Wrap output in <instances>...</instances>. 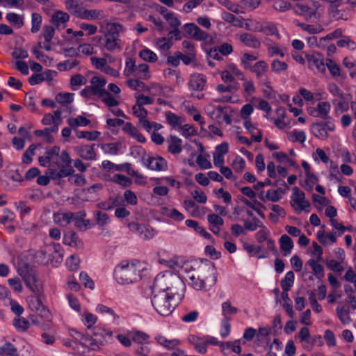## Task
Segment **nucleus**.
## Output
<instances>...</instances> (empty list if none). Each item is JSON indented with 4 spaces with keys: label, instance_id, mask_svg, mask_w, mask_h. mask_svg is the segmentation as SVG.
I'll use <instances>...</instances> for the list:
<instances>
[{
    "label": "nucleus",
    "instance_id": "obj_2",
    "mask_svg": "<svg viewBox=\"0 0 356 356\" xmlns=\"http://www.w3.org/2000/svg\"><path fill=\"white\" fill-rule=\"evenodd\" d=\"M184 287L182 280L175 273L170 271L159 273L154 278L152 291V293H179Z\"/></svg>",
    "mask_w": 356,
    "mask_h": 356
},
{
    "label": "nucleus",
    "instance_id": "obj_53",
    "mask_svg": "<svg viewBox=\"0 0 356 356\" xmlns=\"http://www.w3.org/2000/svg\"><path fill=\"white\" fill-rule=\"evenodd\" d=\"M257 59V57L250 54L248 53H245L241 58V64L243 67L246 70H250L252 65H251V62L254 61Z\"/></svg>",
    "mask_w": 356,
    "mask_h": 356
},
{
    "label": "nucleus",
    "instance_id": "obj_31",
    "mask_svg": "<svg viewBox=\"0 0 356 356\" xmlns=\"http://www.w3.org/2000/svg\"><path fill=\"white\" fill-rule=\"evenodd\" d=\"M67 123L72 128L75 127H86L90 123V120L83 115H78L76 118H69Z\"/></svg>",
    "mask_w": 356,
    "mask_h": 356
},
{
    "label": "nucleus",
    "instance_id": "obj_55",
    "mask_svg": "<svg viewBox=\"0 0 356 356\" xmlns=\"http://www.w3.org/2000/svg\"><path fill=\"white\" fill-rule=\"evenodd\" d=\"M80 264V259L78 256L75 254L71 255L66 259V266L70 270H76L78 269Z\"/></svg>",
    "mask_w": 356,
    "mask_h": 356
},
{
    "label": "nucleus",
    "instance_id": "obj_33",
    "mask_svg": "<svg viewBox=\"0 0 356 356\" xmlns=\"http://www.w3.org/2000/svg\"><path fill=\"white\" fill-rule=\"evenodd\" d=\"M131 339L136 343L144 344L149 340V336L144 332L133 330L131 332Z\"/></svg>",
    "mask_w": 356,
    "mask_h": 356
},
{
    "label": "nucleus",
    "instance_id": "obj_3",
    "mask_svg": "<svg viewBox=\"0 0 356 356\" xmlns=\"http://www.w3.org/2000/svg\"><path fill=\"white\" fill-rule=\"evenodd\" d=\"M126 31L124 26L118 22H108L105 26V32L98 38L99 46L108 51H113L122 49V41L120 33Z\"/></svg>",
    "mask_w": 356,
    "mask_h": 356
},
{
    "label": "nucleus",
    "instance_id": "obj_37",
    "mask_svg": "<svg viewBox=\"0 0 356 356\" xmlns=\"http://www.w3.org/2000/svg\"><path fill=\"white\" fill-rule=\"evenodd\" d=\"M139 56L143 60L149 63H154L157 60L156 54L152 50L145 48L139 52Z\"/></svg>",
    "mask_w": 356,
    "mask_h": 356
},
{
    "label": "nucleus",
    "instance_id": "obj_48",
    "mask_svg": "<svg viewBox=\"0 0 356 356\" xmlns=\"http://www.w3.org/2000/svg\"><path fill=\"white\" fill-rule=\"evenodd\" d=\"M13 325L18 331L24 332L29 329L30 323L24 318H19L14 319Z\"/></svg>",
    "mask_w": 356,
    "mask_h": 356
},
{
    "label": "nucleus",
    "instance_id": "obj_44",
    "mask_svg": "<svg viewBox=\"0 0 356 356\" xmlns=\"http://www.w3.org/2000/svg\"><path fill=\"white\" fill-rule=\"evenodd\" d=\"M337 316L343 324H348L351 321V318L349 315V312L345 309L343 306L338 307L336 309Z\"/></svg>",
    "mask_w": 356,
    "mask_h": 356
},
{
    "label": "nucleus",
    "instance_id": "obj_9",
    "mask_svg": "<svg viewBox=\"0 0 356 356\" xmlns=\"http://www.w3.org/2000/svg\"><path fill=\"white\" fill-rule=\"evenodd\" d=\"M74 170L72 167L60 166L59 163H54L49 168L45 174L49 177V180H58L63 177L72 175Z\"/></svg>",
    "mask_w": 356,
    "mask_h": 356
},
{
    "label": "nucleus",
    "instance_id": "obj_64",
    "mask_svg": "<svg viewBox=\"0 0 356 356\" xmlns=\"http://www.w3.org/2000/svg\"><path fill=\"white\" fill-rule=\"evenodd\" d=\"M79 280L85 286V287L89 288L90 289H93L95 288V283L90 278L86 272H81L79 274Z\"/></svg>",
    "mask_w": 356,
    "mask_h": 356
},
{
    "label": "nucleus",
    "instance_id": "obj_47",
    "mask_svg": "<svg viewBox=\"0 0 356 356\" xmlns=\"http://www.w3.org/2000/svg\"><path fill=\"white\" fill-rule=\"evenodd\" d=\"M293 11L297 15H303L305 16L306 17H307V16L311 17L312 16L310 8L302 3L296 4V6L293 7Z\"/></svg>",
    "mask_w": 356,
    "mask_h": 356
},
{
    "label": "nucleus",
    "instance_id": "obj_11",
    "mask_svg": "<svg viewBox=\"0 0 356 356\" xmlns=\"http://www.w3.org/2000/svg\"><path fill=\"white\" fill-rule=\"evenodd\" d=\"M305 193L298 188L295 187L292 195V201L293 202V207H297L300 211H305L309 212L310 205L309 203L305 199Z\"/></svg>",
    "mask_w": 356,
    "mask_h": 356
},
{
    "label": "nucleus",
    "instance_id": "obj_32",
    "mask_svg": "<svg viewBox=\"0 0 356 356\" xmlns=\"http://www.w3.org/2000/svg\"><path fill=\"white\" fill-rule=\"evenodd\" d=\"M6 19L15 28L20 29L24 25L22 17L15 13H9L6 16Z\"/></svg>",
    "mask_w": 356,
    "mask_h": 356
},
{
    "label": "nucleus",
    "instance_id": "obj_1",
    "mask_svg": "<svg viewBox=\"0 0 356 356\" xmlns=\"http://www.w3.org/2000/svg\"><path fill=\"white\" fill-rule=\"evenodd\" d=\"M145 268L139 261H122L114 269V277L120 284H128L141 280Z\"/></svg>",
    "mask_w": 356,
    "mask_h": 356
},
{
    "label": "nucleus",
    "instance_id": "obj_14",
    "mask_svg": "<svg viewBox=\"0 0 356 356\" xmlns=\"http://www.w3.org/2000/svg\"><path fill=\"white\" fill-rule=\"evenodd\" d=\"M65 245L81 250L84 247L83 242L79 238L78 234L72 230L66 232L63 238Z\"/></svg>",
    "mask_w": 356,
    "mask_h": 356
},
{
    "label": "nucleus",
    "instance_id": "obj_58",
    "mask_svg": "<svg viewBox=\"0 0 356 356\" xmlns=\"http://www.w3.org/2000/svg\"><path fill=\"white\" fill-rule=\"evenodd\" d=\"M163 209L165 211V214L167 216L175 220L182 221L184 219V215L176 209H168L164 207Z\"/></svg>",
    "mask_w": 356,
    "mask_h": 356
},
{
    "label": "nucleus",
    "instance_id": "obj_7",
    "mask_svg": "<svg viewBox=\"0 0 356 356\" xmlns=\"http://www.w3.org/2000/svg\"><path fill=\"white\" fill-rule=\"evenodd\" d=\"M19 275L22 277L27 287L35 293L39 291L36 284L37 278L35 271L27 265L20 267L17 270Z\"/></svg>",
    "mask_w": 356,
    "mask_h": 356
},
{
    "label": "nucleus",
    "instance_id": "obj_4",
    "mask_svg": "<svg viewBox=\"0 0 356 356\" xmlns=\"http://www.w3.org/2000/svg\"><path fill=\"white\" fill-rule=\"evenodd\" d=\"M176 296L179 293H170L162 292L161 293H152L151 299L152 305L156 312L161 316H168L174 311L178 305Z\"/></svg>",
    "mask_w": 356,
    "mask_h": 356
},
{
    "label": "nucleus",
    "instance_id": "obj_30",
    "mask_svg": "<svg viewBox=\"0 0 356 356\" xmlns=\"http://www.w3.org/2000/svg\"><path fill=\"white\" fill-rule=\"evenodd\" d=\"M96 312L102 314H106L113 317V322L118 323V320L120 318L119 316L113 311V309L104 305L102 304H99L96 307Z\"/></svg>",
    "mask_w": 356,
    "mask_h": 356
},
{
    "label": "nucleus",
    "instance_id": "obj_23",
    "mask_svg": "<svg viewBox=\"0 0 356 356\" xmlns=\"http://www.w3.org/2000/svg\"><path fill=\"white\" fill-rule=\"evenodd\" d=\"M47 252L52 254V258L56 259V262H61L63 257V249L59 243H53L48 246Z\"/></svg>",
    "mask_w": 356,
    "mask_h": 356
},
{
    "label": "nucleus",
    "instance_id": "obj_56",
    "mask_svg": "<svg viewBox=\"0 0 356 356\" xmlns=\"http://www.w3.org/2000/svg\"><path fill=\"white\" fill-rule=\"evenodd\" d=\"M319 54H313V64H314L317 70L321 72H325L327 67V61L325 63L323 59H320Z\"/></svg>",
    "mask_w": 356,
    "mask_h": 356
},
{
    "label": "nucleus",
    "instance_id": "obj_26",
    "mask_svg": "<svg viewBox=\"0 0 356 356\" xmlns=\"http://www.w3.org/2000/svg\"><path fill=\"white\" fill-rule=\"evenodd\" d=\"M294 282V273L293 271H289L286 273L284 277L281 280L280 284L283 290L282 293H287L293 286Z\"/></svg>",
    "mask_w": 356,
    "mask_h": 356
},
{
    "label": "nucleus",
    "instance_id": "obj_40",
    "mask_svg": "<svg viewBox=\"0 0 356 356\" xmlns=\"http://www.w3.org/2000/svg\"><path fill=\"white\" fill-rule=\"evenodd\" d=\"M82 321L85 325H86L88 329H90L92 327V326L97 323V317L94 315L93 314L85 312L82 314Z\"/></svg>",
    "mask_w": 356,
    "mask_h": 356
},
{
    "label": "nucleus",
    "instance_id": "obj_43",
    "mask_svg": "<svg viewBox=\"0 0 356 356\" xmlns=\"http://www.w3.org/2000/svg\"><path fill=\"white\" fill-rule=\"evenodd\" d=\"M42 16L40 14L38 13H33L31 15V32L33 33H37L40 27L42 24Z\"/></svg>",
    "mask_w": 356,
    "mask_h": 356
},
{
    "label": "nucleus",
    "instance_id": "obj_51",
    "mask_svg": "<svg viewBox=\"0 0 356 356\" xmlns=\"http://www.w3.org/2000/svg\"><path fill=\"white\" fill-rule=\"evenodd\" d=\"M143 228V233L139 236L144 240H150L156 234V232L149 225L144 224Z\"/></svg>",
    "mask_w": 356,
    "mask_h": 356
},
{
    "label": "nucleus",
    "instance_id": "obj_10",
    "mask_svg": "<svg viewBox=\"0 0 356 356\" xmlns=\"http://www.w3.org/2000/svg\"><path fill=\"white\" fill-rule=\"evenodd\" d=\"M185 37L191 38L197 41H205L209 35L194 23H186L184 25Z\"/></svg>",
    "mask_w": 356,
    "mask_h": 356
},
{
    "label": "nucleus",
    "instance_id": "obj_35",
    "mask_svg": "<svg viewBox=\"0 0 356 356\" xmlns=\"http://www.w3.org/2000/svg\"><path fill=\"white\" fill-rule=\"evenodd\" d=\"M94 218L95 219L96 224L99 227H104L110 222L108 215L100 211H96L94 212Z\"/></svg>",
    "mask_w": 356,
    "mask_h": 356
},
{
    "label": "nucleus",
    "instance_id": "obj_34",
    "mask_svg": "<svg viewBox=\"0 0 356 356\" xmlns=\"http://www.w3.org/2000/svg\"><path fill=\"white\" fill-rule=\"evenodd\" d=\"M0 355L1 356H17V348L10 342L4 343L0 348Z\"/></svg>",
    "mask_w": 356,
    "mask_h": 356
},
{
    "label": "nucleus",
    "instance_id": "obj_8",
    "mask_svg": "<svg viewBox=\"0 0 356 356\" xmlns=\"http://www.w3.org/2000/svg\"><path fill=\"white\" fill-rule=\"evenodd\" d=\"M250 70L256 75V77L259 80V83L260 85L271 89L270 81L266 76V73L268 70V65L266 62L259 60L252 65Z\"/></svg>",
    "mask_w": 356,
    "mask_h": 356
},
{
    "label": "nucleus",
    "instance_id": "obj_29",
    "mask_svg": "<svg viewBox=\"0 0 356 356\" xmlns=\"http://www.w3.org/2000/svg\"><path fill=\"white\" fill-rule=\"evenodd\" d=\"M158 343L163 346L165 348L171 350L175 348L179 344V341L178 339H167L165 337L161 335H159L155 338Z\"/></svg>",
    "mask_w": 356,
    "mask_h": 356
},
{
    "label": "nucleus",
    "instance_id": "obj_24",
    "mask_svg": "<svg viewBox=\"0 0 356 356\" xmlns=\"http://www.w3.org/2000/svg\"><path fill=\"white\" fill-rule=\"evenodd\" d=\"M190 341L194 345L195 349L200 354H204L207 352V345L204 337H197L192 336Z\"/></svg>",
    "mask_w": 356,
    "mask_h": 356
},
{
    "label": "nucleus",
    "instance_id": "obj_57",
    "mask_svg": "<svg viewBox=\"0 0 356 356\" xmlns=\"http://www.w3.org/2000/svg\"><path fill=\"white\" fill-rule=\"evenodd\" d=\"M238 312V309L232 306L229 301L224 302L222 304V313L224 317H227L228 314L234 315Z\"/></svg>",
    "mask_w": 356,
    "mask_h": 356
},
{
    "label": "nucleus",
    "instance_id": "obj_63",
    "mask_svg": "<svg viewBox=\"0 0 356 356\" xmlns=\"http://www.w3.org/2000/svg\"><path fill=\"white\" fill-rule=\"evenodd\" d=\"M165 19L168 22L171 28L179 27L181 26V21L172 12L166 14L165 15Z\"/></svg>",
    "mask_w": 356,
    "mask_h": 356
},
{
    "label": "nucleus",
    "instance_id": "obj_61",
    "mask_svg": "<svg viewBox=\"0 0 356 356\" xmlns=\"http://www.w3.org/2000/svg\"><path fill=\"white\" fill-rule=\"evenodd\" d=\"M291 7V3L284 0H277L273 5V8L279 12H285L289 10Z\"/></svg>",
    "mask_w": 356,
    "mask_h": 356
},
{
    "label": "nucleus",
    "instance_id": "obj_6",
    "mask_svg": "<svg viewBox=\"0 0 356 356\" xmlns=\"http://www.w3.org/2000/svg\"><path fill=\"white\" fill-rule=\"evenodd\" d=\"M144 156L142 158L143 164L149 170L155 171H164L168 168V164L165 159L161 156H150L145 154V151L140 147Z\"/></svg>",
    "mask_w": 356,
    "mask_h": 356
},
{
    "label": "nucleus",
    "instance_id": "obj_16",
    "mask_svg": "<svg viewBox=\"0 0 356 356\" xmlns=\"http://www.w3.org/2000/svg\"><path fill=\"white\" fill-rule=\"evenodd\" d=\"M207 82L206 76L202 74L195 73L191 75L189 81V88L195 91L204 90Z\"/></svg>",
    "mask_w": 356,
    "mask_h": 356
},
{
    "label": "nucleus",
    "instance_id": "obj_19",
    "mask_svg": "<svg viewBox=\"0 0 356 356\" xmlns=\"http://www.w3.org/2000/svg\"><path fill=\"white\" fill-rule=\"evenodd\" d=\"M95 145H81L78 147V152L79 156L85 159V160H95L96 159V153L95 151Z\"/></svg>",
    "mask_w": 356,
    "mask_h": 356
},
{
    "label": "nucleus",
    "instance_id": "obj_42",
    "mask_svg": "<svg viewBox=\"0 0 356 356\" xmlns=\"http://www.w3.org/2000/svg\"><path fill=\"white\" fill-rule=\"evenodd\" d=\"M111 181L113 182H115L118 184H120V185L122 186L123 187H128L132 183V181L130 178H129L128 177H127L125 175H120V174L115 175L113 176V177L111 179Z\"/></svg>",
    "mask_w": 356,
    "mask_h": 356
},
{
    "label": "nucleus",
    "instance_id": "obj_36",
    "mask_svg": "<svg viewBox=\"0 0 356 356\" xmlns=\"http://www.w3.org/2000/svg\"><path fill=\"white\" fill-rule=\"evenodd\" d=\"M259 227H264V224L260 220L254 217L252 220H244V228L249 231H255Z\"/></svg>",
    "mask_w": 356,
    "mask_h": 356
},
{
    "label": "nucleus",
    "instance_id": "obj_62",
    "mask_svg": "<svg viewBox=\"0 0 356 356\" xmlns=\"http://www.w3.org/2000/svg\"><path fill=\"white\" fill-rule=\"evenodd\" d=\"M337 44L340 47H347L350 49L356 48V43L351 40L348 36H342L341 38L337 41Z\"/></svg>",
    "mask_w": 356,
    "mask_h": 356
},
{
    "label": "nucleus",
    "instance_id": "obj_49",
    "mask_svg": "<svg viewBox=\"0 0 356 356\" xmlns=\"http://www.w3.org/2000/svg\"><path fill=\"white\" fill-rule=\"evenodd\" d=\"M100 136V132L97 131H81L77 133L76 136L79 138H86L90 141L96 140Z\"/></svg>",
    "mask_w": 356,
    "mask_h": 356
},
{
    "label": "nucleus",
    "instance_id": "obj_5",
    "mask_svg": "<svg viewBox=\"0 0 356 356\" xmlns=\"http://www.w3.org/2000/svg\"><path fill=\"white\" fill-rule=\"evenodd\" d=\"M216 268L213 262L205 260L199 265L195 273L207 285L213 286L216 282Z\"/></svg>",
    "mask_w": 356,
    "mask_h": 356
},
{
    "label": "nucleus",
    "instance_id": "obj_25",
    "mask_svg": "<svg viewBox=\"0 0 356 356\" xmlns=\"http://www.w3.org/2000/svg\"><path fill=\"white\" fill-rule=\"evenodd\" d=\"M70 16L67 13L61 10H57L53 14L51 22L58 27L61 24L68 22Z\"/></svg>",
    "mask_w": 356,
    "mask_h": 356
},
{
    "label": "nucleus",
    "instance_id": "obj_50",
    "mask_svg": "<svg viewBox=\"0 0 356 356\" xmlns=\"http://www.w3.org/2000/svg\"><path fill=\"white\" fill-rule=\"evenodd\" d=\"M282 298L284 301L283 307L285 309L286 312L290 317L292 318L293 316L294 312L292 307V302L289 298L288 293H282Z\"/></svg>",
    "mask_w": 356,
    "mask_h": 356
},
{
    "label": "nucleus",
    "instance_id": "obj_60",
    "mask_svg": "<svg viewBox=\"0 0 356 356\" xmlns=\"http://www.w3.org/2000/svg\"><path fill=\"white\" fill-rule=\"evenodd\" d=\"M327 67L333 76L341 75V69L338 64L330 59H327Z\"/></svg>",
    "mask_w": 356,
    "mask_h": 356
},
{
    "label": "nucleus",
    "instance_id": "obj_52",
    "mask_svg": "<svg viewBox=\"0 0 356 356\" xmlns=\"http://www.w3.org/2000/svg\"><path fill=\"white\" fill-rule=\"evenodd\" d=\"M272 71L276 74H279L281 72L285 71L288 68V65L283 61L278 59H275L271 63Z\"/></svg>",
    "mask_w": 356,
    "mask_h": 356
},
{
    "label": "nucleus",
    "instance_id": "obj_27",
    "mask_svg": "<svg viewBox=\"0 0 356 356\" xmlns=\"http://www.w3.org/2000/svg\"><path fill=\"white\" fill-rule=\"evenodd\" d=\"M188 284L196 290H202L207 286L195 273L188 275Z\"/></svg>",
    "mask_w": 356,
    "mask_h": 356
},
{
    "label": "nucleus",
    "instance_id": "obj_41",
    "mask_svg": "<svg viewBox=\"0 0 356 356\" xmlns=\"http://www.w3.org/2000/svg\"><path fill=\"white\" fill-rule=\"evenodd\" d=\"M313 134L321 139L326 138L327 137V133L321 123L313 122Z\"/></svg>",
    "mask_w": 356,
    "mask_h": 356
},
{
    "label": "nucleus",
    "instance_id": "obj_17",
    "mask_svg": "<svg viewBox=\"0 0 356 356\" xmlns=\"http://www.w3.org/2000/svg\"><path fill=\"white\" fill-rule=\"evenodd\" d=\"M331 105L328 102H318L316 107L313 108V117L319 118L322 120H330L329 113Z\"/></svg>",
    "mask_w": 356,
    "mask_h": 356
},
{
    "label": "nucleus",
    "instance_id": "obj_13",
    "mask_svg": "<svg viewBox=\"0 0 356 356\" xmlns=\"http://www.w3.org/2000/svg\"><path fill=\"white\" fill-rule=\"evenodd\" d=\"M91 88L93 90V95H97L99 97H103L107 94V90L104 88L106 80L103 76H95L91 80Z\"/></svg>",
    "mask_w": 356,
    "mask_h": 356
},
{
    "label": "nucleus",
    "instance_id": "obj_18",
    "mask_svg": "<svg viewBox=\"0 0 356 356\" xmlns=\"http://www.w3.org/2000/svg\"><path fill=\"white\" fill-rule=\"evenodd\" d=\"M340 37H342V31L341 29H337L331 33H329L326 36L322 37L319 39H318V38L316 36H313V45L316 44L318 47H324L327 40L338 38Z\"/></svg>",
    "mask_w": 356,
    "mask_h": 356
},
{
    "label": "nucleus",
    "instance_id": "obj_54",
    "mask_svg": "<svg viewBox=\"0 0 356 356\" xmlns=\"http://www.w3.org/2000/svg\"><path fill=\"white\" fill-rule=\"evenodd\" d=\"M79 63V61L77 60H67L64 62L59 63L57 65L58 69L60 71H67L72 69L73 67L78 65Z\"/></svg>",
    "mask_w": 356,
    "mask_h": 356
},
{
    "label": "nucleus",
    "instance_id": "obj_59",
    "mask_svg": "<svg viewBox=\"0 0 356 356\" xmlns=\"http://www.w3.org/2000/svg\"><path fill=\"white\" fill-rule=\"evenodd\" d=\"M55 34V29L50 25H45L42 29V35L47 43H50Z\"/></svg>",
    "mask_w": 356,
    "mask_h": 356
},
{
    "label": "nucleus",
    "instance_id": "obj_20",
    "mask_svg": "<svg viewBox=\"0 0 356 356\" xmlns=\"http://www.w3.org/2000/svg\"><path fill=\"white\" fill-rule=\"evenodd\" d=\"M123 131L136 139L139 143H143L146 140L145 136L131 122L124 124Z\"/></svg>",
    "mask_w": 356,
    "mask_h": 356
},
{
    "label": "nucleus",
    "instance_id": "obj_38",
    "mask_svg": "<svg viewBox=\"0 0 356 356\" xmlns=\"http://www.w3.org/2000/svg\"><path fill=\"white\" fill-rule=\"evenodd\" d=\"M74 93L70 92H60L56 95V101L60 104L65 105L71 104L74 100Z\"/></svg>",
    "mask_w": 356,
    "mask_h": 356
},
{
    "label": "nucleus",
    "instance_id": "obj_22",
    "mask_svg": "<svg viewBox=\"0 0 356 356\" xmlns=\"http://www.w3.org/2000/svg\"><path fill=\"white\" fill-rule=\"evenodd\" d=\"M243 248L248 253L257 255L258 259H264L269 257L268 252L264 250L261 245L254 246L252 245L245 244Z\"/></svg>",
    "mask_w": 356,
    "mask_h": 356
},
{
    "label": "nucleus",
    "instance_id": "obj_12",
    "mask_svg": "<svg viewBox=\"0 0 356 356\" xmlns=\"http://www.w3.org/2000/svg\"><path fill=\"white\" fill-rule=\"evenodd\" d=\"M105 17V14L104 10H98V9H86L82 7L81 10L79 11V13L77 15V17L88 20V21H95L103 19Z\"/></svg>",
    "mask_w": 356,
    "mask_h": 356
},
{
    "label": "nucleus",
    "instance_id": "obj_28",
    "mask_svg": "<svg viewBox=\"0 0 356 356\" xmlns=\"http://www.w3.org/2000/svg\"><path fill=\"white\" fill-rule=\"evenodd\" d=\"M170 143L168 149L172 154H179L181 152V140L175 136H170Z\"/></svg>",
    "mask_w": 356,
    "mask_h": 356
},
{
    "label": "nucleus",
    "instance_id": "obj_46",
    "mask_svg": "<svg viewBox=\"0 0 356 356\" xmlns=\"http://www.w3.org/2000/svg\"><path fill=\"white\" fill-rule=\"evenodd\" d=\"M86 217V212L84 210H81L74 213L73 220L74 221L75 227L80 231H82V221Z\"/></svg>",
    "mask_w": 356,
    "mask_h": 356
},
{
    "label": "nucleus",
    "instance_id": "obj_15",
    "mask_svg": "<svg viewBox=\"0 0 356 356\" xmlns=\"http://www.w3.org/2000/svg\"><path fill=\"white\" fill-rule=\"evenodd\" d=\"M236 36L241 43L248 47L259 49L261 47L259 40L252 33H241L237 34Z\"/></svg>",
    "mask_w": 356,
    "mask_h": 356
},
{
    "label": "nucleus",
    "instance_id": "obj_21",
    "mask_svg": "<svg viewBox=\"0 0 356 356\" xmlns=\"http://www.w3.org/2000/svg\"><path fill=\"white\" fill-rule=\"evenodd\" d=\"M280 249L283 252L284 256L290 254L293 248V242L292 239L286 234H283L279 240Z\"/></svg>",
    "mask_w": 356,
    "mask_h": 356
},
{
    "label": "nucleus",
    "instance_id": "obj_45",
    "mask_svg": "<svg viewBox=\"0 0 356 356\" xmlns=\"http://www.w3.org/2000/svg\"><path fill=\"white\" fill-rule=\"evenodd\" d=\"M263 30L262 33L266 35H275L278 39L280 38L275 24L272 22H268L264 24Z\"/></svg>",
    "mask_w": 356,
    "mask_h": 356
},
{
    "label": "nucleus",
    "instance_id": "obj_39",
    "mask_svg": "<svg viewBox=\"0 0 356 356\" xmlns=\"http://www.w3.org/2000/svg\"><path fill=\"white\" fill-rule=\"evenodd\" d=\"M65 4L66 8L76 17L83 7L79 3L78 0H65Z\"/></svg>",
    "mask_w": 356,
    "mask_h": 356
}]
</instances>
